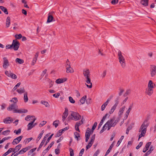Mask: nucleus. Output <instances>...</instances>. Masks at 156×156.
I'll return each mask as SVG.
<instances>
[{"label":"nucleus","mask_w":156,"mask_h":156,"mask_svg":"<svg viewBox=\"0 0 156 156\" xmlns=\"http://www.w3.org/2000/svg\"><path fill=\"white\" fill-rule=\"evenodd\" d=\"M119 121V119H115L112 118L108 120L104 125L102 129L100 131V133H102L104 130L107 129L109 130L111 127H114Z\"/></svg>","instance_id":"1"},{"label":"nucleus","mask_w":156,"mask_h":156,"mask_svg":"<svg viewBox=\"0 0 156 156\" xmlns=\"http://www.w3.org/2000/svg\"><path fill=\"white\" fill-rule=\"evenodd\" d=\"M149 122L148 119L145 120L141 126L139 132L140 134L139 136L138 140L143 136H144L146 133L147 128L149 124Z\"/></svg>","instance_id":"2"},{"label":"nucleus","mask_w":156,"mask_h":156,"mask_svg":"<svg viewBox=\"0 0 156 156\" xmlns=\"http://www.w3.org/2000/svg\"><path fill=\"white\" fill-rule=\"evenodd\" d=\"M7 110L9 111L13 110L14 113H26L28 112L27 109H18L17 105L15 104H12L10 105L7 108Z\"/></svg>","instance_id":"3"},{"label":"nucleus","mask_w":156,"mask_h":156,"mask_svg":"<svg viewBox=\"0 0 156 156\" xmlns=\"http://www.w3.org/2000/svg\"><path fill=\"white\" fill-rule=\"evenodd\" d=\"M118 59L121 66L124 68L126 66V60L120 51H119L118 53Z\"/></svg>","instance_id":"4"},{"label":"nucleus","mask_w":156,"mask_h":156,"mask_svg":"<svg viewBox=\"0 0 156 156\" xmlns=\"http://www.w3.org/2000/svg\"><path fill=\"white\" fill-rule=\"evenodd\" d=\"M81 116L79 113L75 112H72L71 114L67 118L68 120L71 119L77 121L81 119Z\"/></svg>","instance_id":"5"},{"label":"nucleus","mask_w":156,"mask_h":156,"mask_svg":"<svg viewBox=\"0 0 156 156\" xmlns=\"http://www.w3.org/2000/svg\"><path fill=\"white\" fill-rule=\"evenodd\" d=\"M150 72L151 76L152 77L154 76L156 74V66L154 65H151Z\"/></svg>","instance_id":"6"},{"label":"nucleus","mask_w":156,"mask_h":156,"mask_svg":"<svg viewBox=\"0 0 156 156\" xmlns=\"http://www.w3.org/2000/svg\"><path fill=\"white\" fill-rule=\"evenodd\" d=\"M3 67L4 69H6L8 67V66H9V63L8 59L4 57L3 58Z\"/></svg>","instance_id":"7"},{"label":"nucleus","mask_w":156,"mask_h":156,"mask_svg":"<svg viewBox=\"0 0 156 156\" xmlns=\"http://www.w3.org/2000/svg\"><path fill=\"white\" fill-rule=\"evenodd\" d=\"M112 98V96H110V97L107 100V101L102 105L101 107V110L102 111H103L105 110L106 107L108 105V104L109 103V102L110 101V100H111V98Z\"/></svg>","instance_id":"8"},{"label":"nucleus","mask_w":156,"mask_h":156,"mask_svg":"<svg viewBox=\"0 0 156 156\" xmlns=\"http://www.w3.org/2000/svg\"><path fill=\"white\" fill-rule=\"evenodd\" d=\"M83 74L86 79L90 78V72L88 69H83Z\"/></svg>","instance_id":"9"},{"label":"nucleus","mask_w":156,"mask_h":156,"mask_svg":"<svg viewBox=\"0 0 156 156\" xmlns=\"http://www.w3.org/2000/svg\"><path fill=\"white\" fill-rule=\"evenodd\" d=\"M19 42L13 40L12 44V47H13L15 50H17L19 47Z\"/></svg>","instance_id":"10"},{"label":"nucleus","mask_w":156,"mask_h":156,"mask_svg":"<svg viewBox=\"0 0 156 156\" xmlns=\"http://www.w3.org/2000/svg\"><path fill=\"white\" fill-rule=\"evenodd\" d=\"M23 137L22 136L17 137L13 140L12 144L13 145L18 144L21 141Z\"/></svg>","instance_id":"11"},{"label":"nucleus","mask_w":156,"mask_h":156,"mask_svg":"<svg viewBox=\"0 0 156 156\" xmlns=\"http://www.w3.org/2000/svg\"><path fill=\"white\" fill-rule=\"evenodd\" d=\"M156 85L154 83L152 80H149L147 84V88L154 89Z\"/></svg>","instance_id":"12"},{"label":"nucleus","mask_w":156,"mask_h":156,"mask_svg":"<svg viewBox=\"0 0 156 156\" xmlns=\"http://www.w3.org/2000/svg\"><path fill=\"white\" fill-rule=\"evenodd\" d=\"M154 89L150 88H147L145 89V93L151 96L153 93Z\"/></svg>","instance_id":"13"},{"label":"nucleus","mask_w":156,"mask_h":156,"mask_svg":"<svg viewBox=\"0 0 156 156\" xmlns=\"http://www.w3.org/2000/svg\"><path fill=\"white\" fill-rule=\"evenodd\" d=\"M13 122L12 119L10 117H7L3 119V122L5 124H10Z\"/></svg>","instance_id":"14"},{"label":"nucleus","mask_w":156,"mask_h":156,"mask_svg":"<svg viewBox=\"0 0 156 156\" xmlns=\"http://www.w3.org/2000/svg\"><path fill=\"white\" fill-rule=\"evenodd\" d=\"M39 52H37L34 55V57L33 59L31 65L34 66L36 63L37 60V57L38 56Z\"/></svg>","instance_id":"15"},{"label":"nucleus","mask_w":156,"mask_h":156,"mask_svg":"<svg viewBox=\"0 0 156 156\" xmlns=\"http://www.w3.org/2000/svg\"><path fill=\"white\" fill-rule=\"evenodd\" d=\"M86 79V82L87 84H86L87 87L90 88L92 87V83L91 82L90 79V78H88Z\"/></svg>","instance_id":"16"},{"label":"nucleus","mask_w":156,"mask_h":156,"mask_svg":"<svg viewBox=\"0 0 156 156\" xmlns=\"http://www.w3.org/2000/svg\"><path fill=\"white\" fill-rule=\"evenodd\" d=\"M118 104V102H116L112 107L111 108L109 112V114L110 115L112 114L114 111L115 110Z\"/></svg>","instance_id":"17"},{"label":"nucleus","mask_w":156,"mask_h":156,"mask_svg":"<svg viewBox=\"0 0 156 156\" xmlns=\"http://www.w3.org/2000/svg\"><path fill=\"white\" fill-rule=\"evenodd\" d=\"M68 109L66 108L65 109V111L64 112V113L63 114L62 116L63 121H64L65 120L66 118L67 117V116L68 115Z\"/></svg>","instance_id":"18"},{"label":"nucleus","mask_w":156,"mask_h":156,"mask_svg":"<svg viewBox=\"0 0 156 156\" xmlns=\"http://www.w3.org/2000/svg\"><path fill=\"white\" fill-rule=\"evenodd\" d=\"M22 147V145L19 144L16 146L14 148H13V153L12 154L11 156H12L13 154H15L16 153L18 152L19 150Z\"/></svg>","instance_id":"19"},{"label":"nucleus","mask_w":156,"mask_h":156,"mask_svg":"<svg viewBox=\"0 0 156 156\" xmlns=\"http://www.w3.org/2000/svg\"><path fill=\"white\" fill-rule=\"evenodd\" d=\"M82 124L79 121L77 122L75 126V130L78 132H80V130L79 128V127Z\"/></svg>","instance_id":"20"},{"label":"nucleus","mask_w":156,"mask_h":156,"mask_svg":"<svg viewBox=\"0 0 156 156\" xmlns=\"http://www.w3.org/2000/svg\"><path fill=\"white\" fill-rule=\"evenodd\" d=\"M115 141H114L113 142L112 144L110 146L109 149L107 151V152H106V153L105 155V156H106L111 151V150L112 148L114 146V143Z\"/></svg>","instance_id":"21"},{"label":"nucleus","mask_w":156,"mask_h":156,"mask_svg":"<svg viewBox=\"0 0 156 156\" xmlns=\"http://www.w3.org/2000/svg\"><path fill=\"white\" fill-rule=\"evenodd\" d=\"M67 80L66 78H64L63 79H58L56 81V82L57 83L59 84L63 83L66 81Z\"/></svg>","instance_id":"22"},{"label":"nucleus","mask_w":156,"mask_h":156,"mask_svg":"<svg viewBox=\"0 0 156 156\" xmlns=\"http://www.w3.org/2000/svg\"><path fill=\"white\" fill-rule=\"evenodd\" d=\"M151 144V142H149L146 144L145 147L143 149V152H145L148 150V149Z\"/></svg>","instance_id":"23"},{"label":"nucleus","mask_w":156,"mask_h":156,"mask_svg":"<svg viewBox=\"0 0 156 156\" xmlns=\"http://www.w3.org/2000/svg\"><path fill=\"white\" fill-rule=\"evenodd\" d=\"M16 91L19 94H21L23 93H26L25 90L24 88H20L16 90Z\"/></svg>","instance_id":"24"},{"label":"nucleus","mask_w":156,"mask_h":156,"mask_svg":"<svg viewBox=\"0 0 156 156\" xmlns=\"http://www.w3.org/2000/svg\"><path fill=\"white\" fill-rule=\"evenodd\" d=\"M10 24V18L8 16L6 19V27L7 28L9 27Z\"/></svg>","instance_id":"25"},{"label":"nucleus","mask_w":156,"mask_h":156,"mask_svg":"<svg viewBox=\"0 0 156 156\" xmlns=\"http://www.w3.org/2000/svg\"><path fill=\"white\" fill-rule=\"evenodd\" d=\"M125 106H123L119 109L118 112V115L119 116L121 115L122 114L125 109Z\"/></svg>","instance_id":"26"},{"label":"nucleus","mask_w":156,"mask_h":156,"mask_svg":"<svg viewBox=\"0 0 156 156\" xmlns=\"http://www.w3.org/2000/svg\"><path fill=\"white\" fill-rule=\"evenodd\" d=\"M41 103L44 105L46 107H49L50 106L48 102L44 101H41Z\"/></svg>","instance_id":"27"},{"label":"nucleus","mask_w":156,"mask_h":156,"mask_svg":"<svg viewBox=\"0 0 156 156\" xmlns=\"http://www.w3.org/2000/svg\"><path fill=\"white\" fill-rule=\"evenodd\" d=\"M28 150V148L26 147L23 148L18 152V154H22L26 152Z\"/></svg>","instance_id":"28"},{"label":"nucleus","mask_w":156,"mask_h":156,"mask_svg":"<svg viewBox=\"0 0 156 156\" xmlns=\"http://www.w3.org/2000/svg\"><path fill=\"white\" fill-rule=\"evenodd\" d=\"M132 106L131 105H130L129 107V108H128V109H127V110L126 111V114H125V115H126V116L127 117H128V115H129V113H130L131 110L132 109Z\"/></svg>","instance_id":"29"},{"label":"nucleus","mask_w":156,"mask_h":156,"mask_svg":"<svg viewBox=\"0 0 156 156\" xmlns=\"http://www.w3.org/2000/svg\"><path fill=\"white\" fill-rule=\"evenodd\" d=\"M66 72L68 73H72L74 72V70L73 69L70 67H68V68H66Z\"/></svg>","instance_id":"30"},{"label":"nucleus","mask_w":156,"mask_h":156,"mask_svg":"<svg viewBox=\"0 0 156 156\" xmlns=\"http://www.w3.org/2000/svg\"><path fill=\"white\" fill-rule=\"evenodd\" d=\"M148 0H142L141 1V3L145 6H147L148 5Z\"/></svg>","instance_id":"31"},{"label":"nucleus","mask_w":156,"mask_h":156,"mask_svg":"<svg viewBox=\"0 0 156 156\" xmlns=\"http://www.w3.org/2000/svg\"><path fill=\"white\" fill-rule=\"evenodd\" d=\"M23 100L24 102L25 103L27 102L28 101V98L27 97V92L25 93L24 94Z\"/></svg>","instance_id":"32"},{"label":"nucleus","mask_w":156,"mask_h":156,"mask_svg":"<svg viewBox=\"0 0 156 156\" xmlns=\"http://www.w3.org/2000/svg\"><path fill=\"white\" fill-rule=\"evenodd\" d=\"M86 98L87 96H85L80 99V101L82 104H84L85 103Z\"/></svg>","instance_id":"33"},{"label":"nucleus","mask_w":156,"mask_h":156,"mask_svg":"<svg viewBox=\"0 0 156 156\" xmlns=\"http://www.w3.org/2000/svg\"><path fill=\"white\" fill-rule=\"evenodd\" d=\"M0 8L5 14H8L7 10L6 8L3 6H0Z\"/></svg>","instance_id":"34"},{"label":"nucleus","mask_w":156,"mask_h":156,"mask_svg":"<svg viewBox=\"0 0 156 156\" xmlns=\"http://www.w3.org/2000/svg\"><path fill=\"white\" fill-rule=\"evenodd\" d=\"M34 126V125H33V124L30 123H29L27 125V130H30Z\"/></svg>","instance_id":"35"},{"label":"nucleus","mask_w":156,"mask_h":156,"mask_svg":"<svg viewBox=\"0 0 156 156\" xmlns=\"http://www.w3.org/2000/svg\"><path fill=\"white\" fill-rule=\"evenodd\" d=\"M53 19V17L51 15H49L48 18L47 22L48 23L51 22L52 21Z\"/></svg>","instance_id":"36"},{"label":"nucleus","mask_w":156,"mask_h":156,"mask_svg":"<svg viewBox=\"0 0 156 156\" xmlns=\"http://www.w3.org/2000/svg\"><path fill=\"white\" fill-rule=\"evenodd\" d=\"M16 62L20 64H22L24 62L23 60L19 58H17L16 59Z\"/></svg>","instance_id":"37"},{"label":"nucleus","mask_w":156,"mask_h":156,"mask_svg":"<svg viewBox=\"0 0 156 156\" xmlns=\"http://www.w3.org/2000/svg\"><path fill=\"white\" fill-rule=\"evenodd\" d=\"M10 101L11 102L13 103V104H16L18 102V99L16 98H13L12 99L10 100Z\"/></svg>","instance_id":"38"},{"label":"nucleus","mask_w":156,"mask_h":156,"mask_svg":"<svg viewBox=\"0 0 156 156\" xmlns=\"http://www.w3.org/2000/svg\"><path fill=\"white\" fill-rule=\"evenodd\" d=\"M47 82H48V83H50V87H52L53 83H54V82L52 81H50V80L47 78H46V79Z\"/></svg>","instance_id":"39"},{"label":"nucleus","mask_w":156,"mask_h":156,"mask_svg":"<svg viewBox=\"0 0 156 156\" xmlns=\"http://www.w3.org/2000/svg\"><path fill=\"white\" fill-rule=\"evenodd\" d=\"M20 84L21 83L20 82L17 83L13 88L12 91L14 92L20 86Z\"/></svg>","instance_id":"40"},{"label":"nucleus","mask_w":156,"mask_h":156,"mask_svg":"<svg viewBox=\"0 0 156 156\" xmlns=\"http://www.w3.org/2000/svg\"><path fill=\"white\" fill-rule=\"evenodd\" d=\"M90 133H88V132H86V134H85V137H86L85 141L86 142H87L88 141V139L90 137Z\"/></svg>","instance_id":"41"},{"label":"nucleus","mask_w":156,"mask_h":156,"mask_svg":"<svg viewBox=\"0 0 156 156\" xmlns=\"http://www.w3.org/2000/svg\"><path fill=\"white\" fill-rule=\"evenodd\" d=\"M21 129H19L17 130H15L13 133H15L16 135H19L21 133Z\"/></svg>","instance_id":"42"},{"label":"nucleus","mask_w":156,"mask_h":156,"mask_svg":"<svg viewBox=\"0 0 156 156\" xmlns=\"http://www.w3.org/2000/svg\"><path fill=\"white\" fill-rule=\"evenodd\" d=\"M33 117H34V116H31L30 115H27V116H26L25 117V120L27 121H30V120H32V119H31V118H33Z\"/></svg>","instance_id":"43"},{"label":"nucleus","mask_w":156,"mask_h":156,"mask_svg":"<svg viewBox=\"0 0 156 156\" xmlns=\"http://www.w3.org/2000/svg\"><path fill=\"white\" fill-rule=\"evenodd\" d=\"M44 133V130H42L41 132V133L38 136L37 138V141H38L40 140V139L41 137L42 136Z\"/></svg>","instance_id":"44"},{"label":"nucleus","mask_w":156,"mask_h":156,"mask_svg":"<svg viewBox=\"0 0 156 156\" xmlns=\"http://www.w3.org/2000/svg\"><path fill=\"white\" fill-rule=\"evenodd\" d=\"M75 137L77 140H78V138L80 137V135L79 133L77 132H75L74 133Z\"/></svg>","instance_id":"45"},{"label":"nucleus","mask_w":156,"mask_h":156,"mask_svg":"<svg viewBox=\"0 0 156 156\" xmlns=\"http://www.w3.org/2000/svg\"><path fill=\"white\" fill-rule=\"evenodd\" d=\"M63 132V130H62V129L59 130L58 132L55 135L56 137H58L60 136Z\"/></svg>","instance_id":"46"},{"label":"nucleus","mask_w":156,"mask_h":156,"mask_svg":"<svg viewBox=\"0 0 156 156\" xmlns=\"http://www.w3.org/2000/svg\"><path fill=\"white\" fill-rule=\"evenodd\" d=\"M108 116V117H109L110 116V115L109 114H108V113H106L102 119L101 120V121L103 122L105 121V120L106 117Z\"/></svg>","instance_id":"47"},{"label":"nucleus","mask_w":156,"mask_h":156,"mask_svg":"<svg viewBox=\"0 0 156 156\" xmlns=\"http://www.w3.org/2000/svg\"><path fill=\"white\" fill-rule=\"evenodd\" d=\"M59 121L57 120H55L53 124V125L55 126V128L57 127L58 126V124L59 123Z\"/></svg>","instance_id":"48"},{"label":"nucleus","mask_w":156,"mask_h":156,"mask_svg":"<svg viewBox=\"0 0 156 156\" xmlns=\"http://www.w3.org/2000/svg\"><path fill=\"white\" fill-rule=\"evenodd\" d=\"M97 123L96 122H95L94 123L92 129L91 133H93V132L94 130L97 126Z\"/></svg>","instance_id":"49"},{"label":"nucleus","mask_w":156,"mask_h":156,"mask_svg":"<svg viewBox=\"0 0 156 156\" xmlns=\"http://www.w3.org/2000/svg\"><path fill=\"white\" fill-rule=\"evenodd\" d=\"M10 131V130H6L3 131L2 132V134L4 135H7L9 134Z\"/></svg>","instance_id":"50"},{"label":"nucleus","mask_w":156,"mask_h":156,"mask_svg":"<svg viewBox=\"0 0 156 156\" xmlns=\"http://www.w3.org/2000/svg\"><path fill=\"white\" fill-rule=\"evenodd\" d=\"M47 123V122L45 121H42L39 124V126L40 127H42L44 125Z\"/></svg>","instance_id":"51"},{"label":"nucleus","mask_w":156,"mask_h":156,"mask_svg":"<svg viewBox=\"0 0 156 156\" xmlns=\"http://www.w3.org/2000/svg\"><path fill=\"white\" fill-rule=\"evenodd\" d=\"M53 135V134H52L48 137V139H47V140L46 141V144L45 145V146L47 144V143L49 142V141L50 139H51Z\"/></svg>","instance_id":"52"},{"label":"nucleus","mask_w":156,"mask_h":156,"mask_svg":"<svg viewBox=\"0 0 156 156\" xmlns=\"http://www.w3.org/2000/svg\"><path fill=\"white\" fill-rule=\"evenodd\" d=\"M69 151H70V156H73L74 154L73 150L71 148H70L69 149Z\"/></svg>","instance_id":"53"},{"label":"nucleus","mask_w":156,"mask_h":156,"mask_svg":"<svg viewBox=\"0 0 156 156\" xmlns=\"http://www.w3.org/2000/svg\"><path fill=\"white\" fill-rule=\"evenodd\" d=\"M95 135L94 134L91 137V138L90 139V142L92 144H93L94 140H95Z\"/></svg>","instance_id":"54"},{"label":"nucleus","mask_w":156,"mask_h":156,"mask_svg":"<svg viewBox=\"0 0 156 156\" xmlns=\"http://www.w3.org/2000/svg\"><path fill=\"white\" fill-rule=\"evenodd\" d=\"M69 101L70 102H71L72 103H73V104L75 103V101L74 99H73V98L72 97H69Z\"/></svg>","instance_id":"55"},{"label":"nucleus","mask_w":156,"mask_h":156,"mask_svg":"<svg viewBox=\"0 0 156 156\" xmlns=\"http://www.w3.org/2000/svg\"><path fill=\"white\" fill-rule=\"evenodd\" d=\"M5 74L8 76L10 77L11 74H12V73L11 72H9L7 71H6L5 72Z\"/></svg>","instance_id":"56"},{"label":"nucleus","mask_w":156,"mask_h":156,"mask_svg":"<svg viewBox=\"0 0 156 156\" xmlns=\"http://www.w3.org/2000/svg\"><path fill=\"white\" fill-rule=\"evenodd\" d=\"M36 149H37L36 148H34L33 149H31L28 152V154H31L34 151L36 150Z\"/></svg>","instance_id":"57"},{"label":"nucleus","mask_w":156,"mask_h":156,"mask_svg":"<svg viewBox=\"0 0 156 156\" xmlns=\"http://www.w3.org/2000/svg\"><path fill=\"white\" fill-rule=\"evenodd\" d=\"M93 144L90 142V143H89L86 146V150H87L89 148H90Z\"/></svg>","instance_id":"58"},{"label":"nucleus","mask_w":156,"mask_h":156,"mask_svg":"<svg viewBox=\"0 0 156 156\" xmlns=\"http://www.w3.org/2000/svg\"><path fill=\"white\" fill-rule=\"evenodd\" d=\"M10 77H11L12 78L14 79H16L17 78L15 74L12 73V74H11Z\"/></svg>","instance_id":"59"},{"label":"nucleus","mask_w":156,"mask_h":156,"mask_svg":"<svg viewBox=\"0 0 156 156\" xmlns=\"http://www.w3.org/2000/svg\"><path fill=\"white\" fill-rule=\"evenodd\" d=\"M143 144V142H140L138 145L136 147V149H138Z\"/></svg>","instance_id":"60"},{"label":"nucleus","mask_w":156,"mask_h":156,"mask_svg":"<svg viewBox=\"0 0 156 156\" xmlns=\"http://www.w3.org/2000/svg\"><path fill=\"white\" fill-rule=\"evenodd\" d=\"M118 0H112L111 3L113 5H115L118 3Z\"/></svg>","instance_id":"61"},{"label":"nucleus","mask_w":156,"mask_h":156,"mask_svg":"<svg viewBox=\"0 0 156 156\" xmlns=\"http://www.w3.org/2000/svg\"><path fill=\"white\" fill-rule=\"evenodd\" d=\"M15 37L17 39H20L22 37V36L21 34H16L15 35Z\"/></svg>","instance_id":"62"},{"label":"nucleus","mask_w":156,"mask_h":156,"mask_svg":"<svg viewBox=\"0 0 156 156\" xmlns=\"http://www.w3.org/2000/svg\"><path fill=\"white\" fill-rule=\"evenodd\" d=\"M84 149L83 148L80 151L79 156H82L84 153Z\"/></svg>","instance_id":"63"},{"label":"nucleus","mask_w":156,"mask_h":156,"mask_svg":"<svg viewBox=\"0 0 156 156\" xmlns=\"http://www.w3.org/2000/svg\"><path fill=\"white\" fill-rule=\"evenodd\" d=\"M60 149L58 148H56L55 150V152L56 154H58L60 153Z\"/></svg>","instance_id":"64"}]
</instances>
